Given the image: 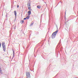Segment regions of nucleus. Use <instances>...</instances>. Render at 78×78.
<instances>
[{"label": "nucleus", "mask_w": 78, "mask_h": 78, "mask_svg": "<svg viewBox=\"0 0 78 78\" xmlns=\"http://www.w3.org/2000/svg\"><path fill=\"white\" fill-rule=\"evenodd\" d=\"M1 47V43H0V48Z\"/></svg>", "instance_id": "2eb2a0df"}, {"label": "nucleus", "mask_w": 78, "mask_h": 78, "mask_svg": "<svg viewBox=\"0 0 78 78\" xmlns=\"http://www.w3.org/2000/svg\"><path fill=\"white\" fill-rule=\"evenodd\" d=\"M13 55H14V54H15V53H14V51L13 50Z\"/></svg>", "instance_id": "f8f14e48"}, {"label": "nucleus", "mask_w": 78, "mask_h": 78, "mask_svg": "<svg viewBox=\"0 0 78 78\" xmlns=\"http://www.w3.org/2000/svg\"><path fill=\"white\" fill-rule=\"evenodd\" d=\"M27 7L28 8L29 7H31V5H30V3H28L27 4Z\"/></svg>", "instance_id": "39448f33"}, {"label": "nucleus", "mask_w": 78, "mask_h": 78, "mask_svg": "<svg viewBox=\"0 0 78 78\" xmlns=\"http://www.w3.org/2000/svg\"><path fill=\"white\" fill-rule=\"evenodd\" d=\"M17 6V7H18V8H19V5H18Z\"/></svg>", "instance_id": "dca6fc26"}, {"label": "nucleus", "mask_w": 78, "mask_h": 78, "mask_svg": "<svg viewBox=\"0 0 78 78\" xmlns=\"http://www.w3.org/2000/svg\"><path fill=\"white\" fill-rule=\"evenodd\" d=\"M14 12L15 14V16H17V12L16 11H14Z\"/></svg>", "instance_id": "0eeeda50"}, {"label": "nucleus", "mask_w": 78, "mask_h": 78, "mask_svg": "<svg viewBox=\"0 0 78 78\" xmlns=\"http://www.w3.org/2000/svg\"><path fill=\"white\" fill-rule=\"evenodd\" d=\"M29 17H30V16H27L26 17V19H29Z\"/></svg>", "instance_id": "9b49d317"}, {"label": "nucleus", "mask_w": 78, "mask_h": 78, "mask_svg": "<svg viewBox=\"0 0 78 78\" xmlns=\"http://www.w3.org/2000/svg\"><path fill=\"white\" fill-rule=\"evenodd\" d=\"M31 11H28V14L29 16H30V14H31Z\"/></svg>", "instance_id": "20e7f679"}, {"label": "nucleus", "mask_w": 78, "mask_h": 78, "mask_svg": "<svg viewBox=\"0 0 78 78\" xmlns=\"http://www.w3.org/2000/svg\"><path fill=\"white\" fill-rule=\"evenodd\" d=\"M5 42H2V46L3 51H6V46L5 45Z\"/></svg>", "instance_id": "f03ea898"}, {"label": "nucleus", "mask_w": 78, "mask_h": 78, "mask_svg": "<svg viewBox=\"0 0 78 78\" xmlns=\"http://www.w3.org/2000/svg\"><path fill=\"white\" fill-rule=\"evenodd\" d=\"M28 8L29 10H31V7H28Z\"/></svg>", "instance_id": "1a4fd4ad"}, {"label": "nucleus", "mask_w": 78, "mask_h": 78, "mask_svg": "<svg viewBox=\"0 0 78 78\" xmlns=\"http://www.w3.org/2000/svg\"><path fill=\"white\" fill-rule=\"evenodd\" d=\"M37 8L38 9H40L41 8V6L38 5L37 6Z\"/></svg>", "instance_id": "423d86ee"}, {"label": "nucleus", "mask_w": 78, "mask_h": 78, "mask_svg": "<svg viewBox=\"0 0 78 78\" xmlns=\"http://www.w3.org/2000/svg\"><path fill=\"white\" fill-rule=\"evenodd\" d=\"M58 31L57 30L56 31L54 32L52 34L51 36V37L52 39H54V38L55 37V36H56V35L58 33Z\"/></svg>", "instance_id": "f257e3e1"}, {"label": "nucleus", "mask_w": 78, "mask_h": 78, "mask_svg": "<svg viewBox=\"0 0 78 78\" xmlns=\"http://www.w3.org/2000/svg\"><path fill=\"white\" fill-rule=\"evenodd\" d=\"M24 22V20H21V23H23Z\"/></svg>", "instance_id": "6e6552de"}, {"label": "nucleus", "mask_w": 78, "mask_h": 78, "mask_svg": "<svg viewBox=\"0 0 78 78\" xmlns=\"http://www.w3.org/2000/svg\"><path fill=\"white\" fill-rule=\"evenodd\" d=\"M27 78H30V73L29 72H27L26 73Z\"/></svg>", "instance_id": "7ed1b4c3"}, {"label": "nucleus", "mask_w": 78, "mask_h": 78, "mask_svg": "<svg viewBox=\"0 0 78 78\" xmlns=\"http://www.w3.org/2000/svg\"><path fill=\"white\" fill-rule=\"evenodd\" d=\"M1 70V68H0V72L1 73V72H2V71Z\"/></svg>", "instance_id": "ddd939ff"}, {"label": "nucleus", "mask_w": 78, "mask_h": 78, "mask_svg": "<svg viewBox=\"0 0 78 78\" xmlns=\"http://www.w3.org/2000/svg\"><path fill=\"white\" fill-rule=\"evenodd\" d=\"M26 19H27V18H24L23 19V20H26Z\"/></svg>", "instance_id": "4468645a"}, {"label": "nucleus", "mask_w": 78, "mask_h": 78, "mask_svg": "<svg viewBox=\"0 0 78 78\" xmlns=\"http://www.w3.org/2000/svg\"><path fill=\"white\" fill-rule=\"evenodd\" d=\"M34 24V23H31L30 24V27H31V26H32Z\"/></svg>", "instance_id": "9d476101"}]
</instances>
